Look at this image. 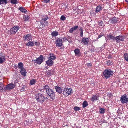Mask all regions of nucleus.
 Returning a JSON list of instances; mask_svg holds the SVG:
<instances>
[{"label": "nucleus", "mask_w": 128, "mask_h": 128, "mask_svg": "<svg viewBox=\"0 0 128 128\" xmlns=\"http://www.w3.org/2000/svg\"><path fill=\"white\" fill-rule=\"evenodd\" d=\"M4 85L2 82L0 83V90H2L3 89Z\"/></svg>", "instance_id": "nucleus-35"}, {"label": "nucleus", "mask_w": 128, "mask_h": 128, "mask_svg": "<svg viewBox=\"0 0 128 128\" xmlns=\"http://www.w3.org/2000/svg\"><path fill=\"white\" fill-rule=\"evenodd\" d=\"M35 98L38 102L42 104L44 102L46 98L48 99L47 98L45 97L42 94L39 93L36 95Z\"/></svg>", "instance_id": "nucleus-1"}, {"label": "nucleus", "mask_w": 128, "mask_h": 128, "mask_svg": "<svg viewBox=\"0 0 128 128\" xmlns=\"http://www.w3.org/2000/svg\"><path fill=\"white\" fill-rule=\"evenodd\" d=\"M90 99L92 102H94L96 100H97L98 98L97 96L96 95H92Z\"/></svg>", "instance_id": "nucleus-15"}, {"label": "nucleus", "mask_w": 128, "mask_h": 128, "mask_svg": "<svg viewBox=\"0 0 128 128\" xmlns=\"http://www.w3.org/2000/svg\"><path fill=\"white\" fill-rule=\"evenodd\" d=\"M105 112V109L104 108H100V114H104Z\"/></svg>", "instance_id": "nucleus-31"}, {"label": "nucleus", "mask_w": 128, "mask_h": 128, "mask_svg": "<svg viewBox=\"0 0 128 128\" xmlns=\"http://www.w3.org/2000/svg\"><path fill=\"white\" fill-rule=\"evenodd\" d=\"M54 62L52 60L50 59H48V60L46 62V64L48 66H51L54 64Z\"/></svg>", "instance_id": "nucleus-14"}, {"label": "nucleus", "mask_w": 128, "mask_h": 128, "mask_svg": "<svg viewBox=\"0 0 128 128\" xmlns=\"http://www.w3.org/2000/svg\"><path fill=\"white\" fill-rule=\"evenodd\" d=\"M9 90H12L14 89L16 86L14 84L11 83L7 85Z\"/></svg>", "instance_id": "nucleus-21"}, {"label": "nucleus", "mask_w": 128, "mask_h": 128, "mask_svg": "<svg viewBox=\"0 0 128 128\" xmlns=\"http://www.w3.org/2000/svg\"><path fill=\"white\" fill-rule=\"evenodd\" d=\"M49 56L48 59H50L51 60H52V61L55 60L56 58L55 56L53 54H50L49 55Z\"/></svg>", "instance_id": "nucleus-18"}, {"label": "nucleus", "mask_w": 128, "mask_h": 128, "mask_svg": "<svg viewBox=\"0 0 128 128\" xmlns=\"http://www.w3.org/2000/svg\"><path fill=\"white\" fill-rule=\"evenodd\" d=\"M19 10L21 12L24 14H26L27 12V10L25 8L23 7H21L19 8Z\"/></svg>", "instance_id": "nucleus-20"}, {"label": "nucleus", "mask_w": 128, "mask_h": 128, "mask_svg": "<svg viewBox=\"0 0 128 128\" xmlns=\"http://www.w3.org/2000/svg\"><path fill=\"white\" fill-rule=\"evenodd\" d=\"M6 61V59L4 56L2 57L0 56V64H2Z\"/></svg>", "instance_id": "nucleus-23"}, {"label": "nucleus", "mask_w": 128, "mask_h": 128, "mask_svg": "<svg viewBox=\"0 0 128 128\" xmlns=\"http://www.w3.org/2000/svg\"><path fill=\"white\" fill-rule=\"evenodd\" d=\"M50 0H44V2L45 3H47L50 2Z\"/></svg>", "instance_id": "nucleus-49"}, {"label": "nucleus", "mask_w": 128, "mask_h": 128, "mask_svg": "<svg viewBox=\"0 0 128 128\" xmlns=\"http://www.w3.org/2000/svg\"><path fill=\"white\" fill-rule=\"evenodd\" d=\"M48 16H45L42 19L44 21H46L48 19Z\"/></svg>", "instance_id": "nucleus-39"}, {"label": "nucleus", "mask_w": 128, "mask_h": 128, "mask_svg": "<svg viewBox=\"0 0 128 128\" xmlns=\"http://www.w3.org/2000/svg\"><path fill=\"white\" fill-rule=\"evenodd\" d=\"M58 34V33L56 31H54L51 33V35L52 37H56Z\"/></svg>", "instance_id": "nucleus-25"}, {"label": "nucleus", "mask_w": 128, "mask_h": 128, "mask_svg": "<svg viewBox=\"0 0 128 128\" xmlns=\"http://www.w3.org/2000/svg\"><path fill=\"white\" fill-rule=\"evenodd\" d=\"M8 3L7 0H0V5L3 4L4 3L6 4Z\"/></svg>", "instance_id": "nucleus-29"}, {"label": "nucleus", "mask_w": 128, "mask_h": 128, "mask_svg": "<svg viewBox=\"0 0 128 128\" xmlns=\"http://www.w3.org/2000/svg\"><path fill=\"white\" fill-rule=\"evenodd\" d=\"M79 31L80 32V36L81 37H83V28L82 27H80L79 29Z\"/></svg>", "instance_id": "nucleus-24"}, {"label": "nucleus", "mask_w": 128, "mask_h": 128, "mask_svg": "<svg viewBox=\"0 0 128 128\" xmlns=\"http://www.w3.org/2000/svg\"><path fill=\"white\" fill-rule=\"evenodd\" d=\"M76 56H80L81 55L80 52L78 48H76L74 50Z\"/></svg>", "instance_id": "nucleus-17"}, {"label": "nucleus", "mask_w": 128, "mask_h": 128, "mask_svg": "<svg viewBox=\"0 0 128 128\" xmlns=\"http://www.w3.org/2000/svg\"><path fill=\"white\" fill-rule=\"evenodd\" d=\"M112 38V34H110L109 35H108L107 39L109 40H111Z\"/></svg>", "instance_id": "nucleus-36"}, {"label": "nucleus", "mask_w": 128, "mask_h": 128, "mask_svg": "<svg viewBox=\"0 0 128 128\" xmlns=\"http://www.w3.org/2000/svg\"><path fill=\"white\" fill-rule=\"evenodd\" d=\"M24 64H23L22 62H20L18 64V68L20 69V70H21L22 68H23Z\"/></svg>", "instance_id": "nucleus-28"}, {"label": "nucleus", "mask_w": 128, "mask_h": 128, "mask_svg": "<svg viewBox=\"0 0 128 128\" xmlns=\"http://www.w3.org/2000/svg\"><path fill=\"white\" fill-rule=\"evenodd\" d=\"M74 110L75 111H79L80 110V107L78 106H75L74 108Z\"/></svg>", "instance_id": "nucleus-41"}, {"label": "nucleus", "mask_w": 128, "mask_h": 128, "mask_svg": "<svg viewBox=\"0 0 128 128\" xmlns=\"http://www.w3.org/2000/svg\"><path fill=\"white\" fill-rule=\"evenodd\" d=\"M98 24L100 26L103 27L104 26V24L103 22L100 21L98 22Z\"/></svg>", "instance_id": "nucleus-32"}, {"label": "nucleus", "mask_w": 128, "mask_h": 128, "mask_svg": "<svg viewBox=\"0 0 128 128\" xmlns=\"http://www.w3.org/2000/svg\"><path fill=\"white\" fill-rule=\"evenodd\" d=\"M88 102L85 100L82 103V107L83 108H85L88 106Z\"/></svg>", "instance_id": "nucleus-26"}, {"label": "nucleus", "mask_w": 128, "mask_h": 128, "mask_svg": "<svg viewBox=\"0 0 128 128\" xmlns=\"http://www.w3.org/2000/svg\"><path fill=\"white\" fill-rule=\"evenodd\" d=\"M62 40L60 38H58L56 42V46L59 47H61L62 45Z\"/></svg>", "instance_id": "nucleus-10"}, {"label": "nucleus", "mask_w": 128, "mask_h": 128, "mask_svg": "<svg viewBox=\"0 0 128 128\" xmlns=\"http://www.w3.org/2000/svg\"><path fill=\"white\" fill-rule=\"evenodd\" d=\"M66 18L64 16H62L60 18V20H62L64 21L66 20Z\"/></svg>", "instance_id": "nucleus-42"}, {"label": "nucleus", "mask_w": 128, "mask_h": 128, "mask_svg": "<svg viewBox=\"0 0 128 128\" xmlns=\"http://www.w3.org/2000/svg\"><path fill=\"white\" fill-rule=\"evenodd\" d=\"M104 5L102 4H100L96 7V10H95V12L96 13H98L102 11V10L103 9L104 7L103 6Z\"/></svg>", "instance_id": "nucleus-9"}, {"label": "nucleus", "mask_w": 128, "mask_h": 128, "mask_svg": "<svg viewBox=\"0 0 128 128\" xmlns=\"http://www.w3.org/2000/svg\"><path fill=\"white\" fill-rule=\"evenodd\" d=\"M25 90V88L24 87H22V88L21 89V91L22 92L24 91Z\"/></svg>", "instance_id": "nucleus-45"}, {"label": "nucleus", "mask_w": 128, "mask_h": 128, "mask_svg": "<svg viewBox=\"0 0 128 128\" xmlns=\"http://www.w3.org/2000/svg\"><path fill=\"white\" fill-rule=\"evenodd\" d=\"M113 39L118 43L121 41H124V36H120L116 37L112 36Z\"/></svg>", "instance_id": "nucleus-7"}, {"label": "nucleus", "mask_w": 128, "mask_h": 128, "mask_svg": "<svg viewBox=\"0 0 128 128\" xmlns=\"http://www.w3.org/2000/svg\"><path fill=\"white\" fill-rule=\"evenodd\" d=\"M120 101L122 104H127L128 103V98H127L126 94L122 95L120 98Z\"/></svg>", "instance_id": "nucleus-5"}, {"label": "nucleus", "mask_w": 128, "mask_h": 128, "mask_svg": "<svg viewBox=\"0 0 128 128\" xmlns=\"http://www.w3.org/2000/svg\"><path fill=\"white\" fill-rule=\"evenodd\" d=\"M20 27L18 26H16L11 28L10 30V33L12 34H15L19 30Z\"/></svg>", "instance_id": "nucleus-8"}, {"label": "nucleus", "mask_w": 128, "mask_h": 128, "mask_svg": "<svg viewBox=\"0 0 128 128\" xmlns=\"http://www.w3.org/2000/svg\"><path fill=\"white\" fill-rule=\"evenodd\" d=\"M112 71L110 70H106L103 72V74L106 79L109 78L110 77Z\"/></svg>", "instance_id": "nucleus-3"}, {"label": "nucleus", "mask_w": 128, "mask_h": 128, "mask_svg": "<svg viewBox=\"0 0 128 128\" xmlns=\"http://www.w3.org/2000/svg\"><path fill=\"white\" fill-rule=\"evenodd\" d=\"M36 82V80L32 79L30 80V84L31 85H32L34 84Z\"/></svg>", "instance_id": "nucleus-30"}, {"label": "nucleus", "mask_w": 128, "mask_h": 128, "mask_svg": "<svg viewBox=\"0 0 128 128\" xmlns=\"http://www.w3.org/2000/svg\"><path fill=\"white\" fill-rule=\"evenodd\" d=\"M35 45L36 46H38L40 44V43L39 42H35Z\"/></svg>", "instance_id": "nucleus-48"}, {"label": "nucleus", "mask_w": 128, "mask_h": 128, "mask_svg": "<svg viewBox=\"0 0 128 128\" xmlns=\"http://www.w3.org/2000/svg\"><path fill=\"white\" fill-rule=\"evenodd\" d=\"M117 19L116 18H112V21L114 23H116L118 21Z\"/></svg>", "instance_id": "nucleus-44"}, {"label": "nucleus", "mask_w": 128, "mask_h": 128, "mask_svg": "<svg viewBox=\"0 0 128 128\" xmlns=\"http://www.w3.org/2000/svg\"><path fill=\"white\" fill-rule=\"evenodd\" d=\"M20 73L22 75L24 76H26V71L25 68H22L20 70Z\"/></svg>", "instance_id": "nucleus-19"}, {"label": "nucleus", "mask_w": 128, "mask_h": 128, "mask_svg": "<svg viewBox=\"0 0 128 128\" xmlns=\"http://www.w3.org/2000/svg\"><path fill=\"white\" fill-rule=\"evenodd\" d=\"M124 58L125 60L128 62V54H125L124 56Z\"/></svg>", "instance_id": "nucleus-33"}, {"label": "nucleus", "mask_w": 128, "mask_h": 128, "mask_svg": "<svg viewBox=\"0 0 128 128\" xmlns=\"http://www.w3.org/2000/svg\"><path fill=\"white\" fill-rule=\"evenodd\" d=\"M125 1L126 2H128V0H125Z\"/></svg>", "instance_id": "nucleus-53"}, {"label": "nucleus", "mask_w": 128, "mask_h": 128, "mask_svg": "<svg viewBox=\"0 0 128 128\" xmlns=\"http://www.w3.org/2000/svg\"><path fill=\"white\" fill-rule=\"evenodd\" d=\"M112 61H110V60H108L106 61V63L107 64L108 66H110L111 65Z\"/></svg>", "instance_id": "nucleus-43"}, {"label": "nucleus", "mask_w": 128, "mask_h": 128, "mask_svg": "<svg viewBox=\"0 0 128 128\" xmlns=\"http://www.w3.org/2000/svg\"><path fill=\"white\" fill-rule=\"evenodd\" d=\"M46 92L47 94L51 98L52 100H53L55 96L54 93L53 91L50 88Z\"/></svg>", "instance_id": "nucleus-6"}, {"label": "nucleus", "mask_w": 128, "mask_h": 128, "mask_svg": "<svg viewBox=\"0 0 128 128\" xmlns=\"http://www.w3.org/2000/svg\"><path fill=\"white\" fill-rule=\"evenodd\" d=\"M11 2L12 3L15 4H17V0H11Z\"/></svg>", "instance_id": "nucleus-40"}, {"label": "nucleus", "mask_w": 128, "mask_h": 128, "mask_svg": "<svg viewBox=\"0 0 128 128\" xmlns=\"http://www.w3.org/2000/svg\"><path fill=\"white\" fill-rule=\"evenodd\" d=\"M29 41V42L26 44V46H34V42H31L30 41Z\"/></svg>", "instance_id": "nucleus-22"}, {"label": "nucleus", "mask_w": 128, "mask_h": 128, "mask_svg": "<svg viewBox=\"0 0 128 128\" xmlns=\"http://www.w3.org/2000/svg\"><path fill=\"white\" fill-rule=\"evenodd\" d=\"M44 90L46 91H47L48 90L50 89V86L48 85L44 86L43 87Z\"/></svg>", "instance_id": "nucleus-27"}, {"label": "nucleus", "mask_w": 128, "mask_h": 128, "mask_svg": "<svg viewBox=\"0 0 128 128\" xmlns=\"http://www.w3.org/2000/svg\"><path fill=\"white\" fill-rule=\"evenodd\" d=\"M24 19L25 21H28L29 19V17L28 16H24Z\"/></svg>", "instance_id": "nucleus-37"}, {"label": "nucleus", "mask_w": 128, "mask_h": 128, "mask_svg": "<svg viewBox=\"0 0 128 128\" xmlns=\"http://www.w3.org/2000/svg\"><path fill=\"white\" fill-rule=\"evenodd\" d=\"M78 26H75L73 27L70 30L69 32L70 33H72L74 31L78 29Z\"/></svg>", "instance_id": "nucleus-16"}, {"label": "nucleus", "mask_w": 128, "mask_h": 128, "mask_svg": "<svg viewBox=\"0 0 128 128\" xmlns=\"http://www.w3.org/2000/svg\"><path fill=\"white\" fill-rule=\"evenodd\" d=\"M97 40H97V39H96V40H93V42H95V41H96Z\"/></svg>", "instance_id": "nucleus-52"}, {"label": "nucleus", "mask_w": 128, "mask_h": 128, "mask_svg": "<svg viewBox=\"0 0 128 128\" xmlns=\"http://www.w3.org/2000/svg\"><path fill=\"white\" fill-rule=\"evenodd\" d=\"M44 26V25L43 24L42 22H41L40 24V26H38L37 28L38 29H42L43 28Z\"/></svg>", "instance_id": "nucleus-34"}, {"label": "nucleus", "mask_w": 128, "mask_h": 128, "mask_svg": "<svg viewBox=\"0 0 128 128\" xmlns=\"http://www.w3.org/2000/svg\"><path fill=\"white\" fill-rule=\"evenodd\" d=\"M34 62L39 65H40L44 62V57L42 55H41L36 60H34Z\"/></svg>", "instance_id": "nucleus-2"}, {"label": "nucleus", "mask_w": 128, "mask_h": 128, "mask_svg": "<svg viewBox=\"0 0 128 128\" xmlns=\"http://www.w3.org/2000/svg\"><path fill=\"white\" fill-rule=\"evenodd\" d=\"M103 35L101 34H100V35H99L98 37V38H97V40H98V39L102 37L103 36Z\"/></svg>", "instance_id": "nucleus-50"}, {"label": "nucleus", "mask_w": 128, "mask_h": 128, "mask_svg": "<svg viewBox=\"0 0 128 128\" xmlns=\"http://www.w3.org/2000/svg\"><path fill=\"white\" fill-rule=\"evenodd\" d=\"M8 0H7V1H8Z\"/></svg>", "instance_id": "nucleus-54"}, {"label": "nucleus", "mask_w": 128, "mask_h": 128, "mask_svg": "<svg viewBox=\"0 0 128 128\" xmlns=\"http://www.w3.org/2000/svg\"><path fill=\"white\" fill-rule=\"evenodd\" d=\"M72 89L71 88L68 89L65 88L64 90L63 91V94L65 96H68L69 95H70L72 93Z\"/></svg>", "instance_id": "nucleus-4"}, {"label": "nucleus", "mask_w": 128, "mask_h": 128, "mask_svg": "<svg viewBox=\"0 0 128 128\" xmlns=\"http://www.w3.org/2000/svg\"><path fill=\"white\" fill-rule=\"evenodd\" d=\"M24 38V40L25 41H30L32 40V37L30 34H28L25 36Z\"/></svg>", "instance_id": "nucleus-12"}, {"label": "nucleus", "mask_w": 128, "mask_h": 128, "mask_svg": "<svg viewBox=\"0 0 128 128\" xmlns=\"http://www.w3.org/2000/svg\"><path fill=\"white\" fill-rule=\"evenodd\" d=\"M9 90L8 88V86H7L6 87H4V88H3V89L4 90Z\"/></svg>", "instance_id": "nucleus-46"}, {"label": "nucleus", "mask_w": 128, "mask_h": 128, "mask_svg": "<svg viewBox=\"0 0 128 128\" xmlns=\"http://www.w3.org/2000/svg\"><path fill=\"white\" fill-rule=\"evenodd\" d=\"M89 42V40L88 38L83 37L82 38V43L85 45H88Z\"/></svg>", "instance_id": "nucleus-11"}, {"label": "nucleus", "mask_w": 128, "mask_h": 128, "mask_svg": "<svg viewBox=\"0 0 128 128\" xmlns=\"http://www.w3.org/2000/svg\"><path fill=\"white\" fill-rule=\"evenodd\" d=\"M87 66L88 67H91L92 66V64L91 63H89L87 64Z\"/></svg>", "instance_id": "nucleus-47"}, {"label": "nucleus", "mask_w": 128, "mask_h": 128, "mask_svg": "<svg viewBox=\"0 0 128 128\" xmlns=\"http://www.w3.org/2000/svg\"><path fill=\"white\" fill-rule=\"evenodd\" d=\"M55 88L56 89V91L60 94H62L63 91L62 88L58 86H55Z\"/></svg>", "instance_id": "nucleus-13"}, {"label": "nucleus", "mask_w": 128, "mask_h": 128, "mask_svg": "<svg viewBox=\"0 0 128 128\" xmlns=\"http://www.w3.org/2000/svg\"><path fill=\"white\" fill-rule=\"evenodd\" d=\"M63 39L65 40H67V38L65 37H64L63 38Z\"/></svg>", "instance_id": "nucleus-51"}, {"label": "nucleus", "mask_w": 128, "mask_h": 128, "mask_svg": "<svg viewBox=\"0 0 128 128\" xmlns=\"http://www.w3.org/2000/svg\"><path fill=\"white\" fill-rule=\"evenodd\" d=\"M42 23L44 25V26H48V22L44 21V22H42Z\"/></svg>", "instance_id": "nucleus-38"}]
</instances>
